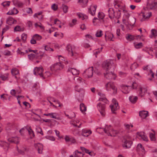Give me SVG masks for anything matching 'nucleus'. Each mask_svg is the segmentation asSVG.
Returning a JSON list of instances; mask_svg holds the SVG:
<instances>
[{
  "label": "nucleus",
  "instance_id": "obj_1",
  "mask_svg": "<svg viewBox=\"0 0 157 157\" xmlns=\"http://www.w3.org/2000/svg\"><path fill=\"white\" fill-rule=\"evenodd\" d=\"M113 62L112 60H107L104 62L102 64V68L106 71V73H104L105 77L107 79L109 80H115L116 77V74L113 73L112 71H109V70L113 68L114 69L115 67L113 66Z\"/></svg>",
  "mask_w": 157,
  "mask_h": 157
},
{
  "label": "nucleus",
  "instance_id": "obj_2",
  "mask_svg": "<svg viewBox=\"0 0 157 157\" xmlns=\"http://www.w3.org/2000/svg\"><path fill=\"white\" fill-rule=\"evenodd\" d=\"M58 57L60 62L54 63L50 67L51 70L53 72H57L63 68V65H62L60 62V57H61V56H58Z\"/></svg>",
  "mask_w": 157,
  "mask_h": 157
},
{
  "label": "nucleus",
  "instance_id": "obj_3",
  "mask_svg": "<svg viewBox=\"0 0 157 157\" xmlns=\"http://www.w3.org/2000/svg\"><path fill=\"white\" fill-rule=\"evenodd\" d=\"M105 87L107 91H109L112 90L113 94H116L117 89L113 82H109L105 84Z\"/></svg>",
  "mask_w": 157,
  "mask_h": 157
},
{
  "label": "nucleus",
  "instance_id": "obj_4",
  "mask_svg": "<svg viewBox=\"0 0 157 157\" xmlns=\"http://www.w3.org/2000/svg\"><path fill=\"white\" fill-rule=\"evenodd\" d=\"M157 8V2L155 0H148L147 2V9L155 10Z\"/></svg>",
  "mask_w": 157,
  "mask_h": 157
},
{
  "label": "nucleus",
  "instance_id": "obj_5",
  "mask_svg": "<svg viewBox=\"0 0 157 157\" xmlns=\"http://www.w3.org/2000/svg\"><path fill=\"white\" fill-rule=\"evenodd\" d=\"M103 131L108 136H115L114 134L118 133V131L113 130L110 126H106L105 128H103Z\"/></svg>",
  "mask_w": 157,
  "mask_h": 157
},
{
  "label": "nucleus",
  "instance_id": "obj_6",
  "mask_svg": "<svg viewBox=\"0 0 157 157\" xmlns=\"http://www.w3.org/2000/svg\"><path fill=\"white\" fill-rule=\"evenodd\" d=\"M112 103L110 105L112 112L113 113H115L116 111L118 109L119 107L116 100L113 98L112 100Z\"/></svg>",
  "mask_w": 157,
  "mask_h": 157
},
{
  "label": "nucleus",
  "instance_id": "obj_7",
  "mask_svg": "<svg viewBox=\"0 0 157 157\" xmlns=\"http://www.w3.org/2000/svg\"><path fill=\"white\" fill-rule=\"evenodd\" d=\"M124 141L122 145L123 147L126 148L130 147L132 144V139L129 136L127 137L126 139H124Z\"/></svg>",
  "mask_w": 157,
  "mask_h": 157
},
{
  "label": "nucleus",
  "instance_id": "obj_8",
  "mask_svg": "<svg viewBox=\"0 0 157 157\" xmlns=\"http://www.w3.org/2000/svg\"><path fill=\"white\" fill-rule=\"evenodd\" d=\"M44 69L42 67H36L34 70L33 73L35 75H39L40 77L43 79H44V77L42 73L43 72Z\"/></svg>",
  "mask_w": 157,
  "mask_h": 157
},
{
  "label": "nucleus",
  "instance_id": "obj_9",
  "mask_svg": "<svg viewBox=\"0 0 157 157\" xmlns=\"http://www.w3.org/2000/svg\"><path fill=\"white\" fill-rule=\"evenodd\" d=\"M97 108L101 115L103 116H104L105 114V105L99 103L97 105Z\"/></svg>",
  "mask_w": 157,
  "mask_h": 157
},
{
  "label": "nucleus",
  "instance_id": "obj_10",
  "mask_svg": "<svg viewBox=\"0 0 157 157\" xmlns=\"http://www.w3.org/2000/svg\"><path fill=\"white\" fill-rule=\"evenodd\" d=\"M75 48L74 46L71 45H68L66 47V49L68 51L69 54L71 56L75 55Z\"/></svg>",
  "mask_w": 157,
  "mask_h": 157
},
{
  "label": "nucleus",
  "instance_id": "obj_11",
  "mask_svg": "<svg viewBox=\"0 0 157 157\" xmlns=\"http://www.w3.org/2000/svg\"><path fill=\"white\" fill-rule=\"evenodd\" d=\"M136 148L137 151L139 155L143 156L145 153V150L142 145L140 144H138Z\"/></svg>",
  "mask_w": 157,
  "mask_h": 157
},
{
  "label": "nucleus",
  "instance_id": "obj_12",
  "mask_svg": "<svg viewBox=\"0 0 157 157\" xmlns=\"http://www.w3.org/2000/svg\"><path fill=\"white\" fill-rule=\"evenodd\" d=\"M123 23L125 25L127 29L131 30L132 29L134 25L132 24L129 19L128 20L123 19Z\"/></svg>",
  "mask_w": 157,
  "mask_h": 157
},
{
  "label": "nucleus",
  "instance_id": "obj_13",
  "mask_svg": "<svg viewBox=\"0 0 157 157\" xmlns=\"http://www.w3.org/2000/svg\"><path fill=\"white\" fill-rule=\"evenodd\" d=\"M93 71V67H90L84 71L83 74H85L88 78H90L92 76Z\"/></svg>",
  "mask_w": 157,
  "mask_h": 157
},
{
  "label": "nucleus",
  "instance_id": "obj_14",
  "mask_svg": "<svg viewBox=\"0 0 157 157\" xmlns=\"http://www.w3.org/2000/svg\"><path fill=\"white\" fill-rule=\"evenodd\" d=\"M147 88L145 87L140 86L139 88V90L137 91V93L139 96L140 97L143 96L147 92Z\"/></svg>",
  "mask_w": 157,
  "mask_h": 157
},
{
  "label": "nucleus",
  "instance_id": "obj_15",
  "mask_svg": "<svg viewBox=\"0 0 157 157\" xmlns=\"http://www.w3.org/2000/svg\"><path fill=\"white\" fill-rule=\"evenodd\" d=\"M75 90L76 91L79 93V95L81 97V99H82L84 94V90L80 88L78 86H76L75 87Z\"/></svg>",
  "mask_w": 157,
  "mask_h": 157
},
{
  "label": "nucleus",
  "instance_id": "obj_16",
  "mask_svg": "<svg viewBox=\"0 0 157 157\" xmlns=\"http://www.w3.org/2000/svg\"><path fill=\"white\" fill-rule=\"evenodd\" d=\"M75 90L76 91L79 93V95L81 97V99H82L84 94V90L80 88L78 86H76L75 87Z\"/></svg>",
  "mask_w": 157,
  "mask_h": 157
},
{
  "label": "nucleus",
  "instance_id": "obj_17",
  "mask_svg": "<svg viewBox=\"0 0 157 157\" xmlns=\"http://www.w3.org/2000/svg\"><path fill=\"white\" fill-rule=\"evenodd\" d=\"M8 140L10 143H14L17 144L19 142V139L17 137H12L8 139Z\"/></svg>",
  "mask_w": 157,
  "mask_h": 157
},
{
  "label": "nucleus",
  "instance_id": "obj_18",
  "mask_svg": "<svg viewBox=\"0 0 157 157\" xmlns=\"http://www.w3.org/2000/svg\"><path fill=\"white\" fill-rule=\"evenodd\" d=\"M97 8V6H91L88 9L89 12L92 16L95 15V11Z\"/></svg>",
  "mask_w": 157,
  "mask_h": 157
},
{
  "label": "nucleus",
  "instance_id": "obj_19",
  "mask_svg": "<svg viewBox=\"0 0 157 157\" xmlns=\"http://www.w3.org/2000/svg\"><path fill=\"white\" fill-rule=\"evenodd\" d=\"M34 146L37 150L39 153L41 154L42 153L43 149V146L42 144L40 143L35 144Z\"/></svg>",
  "mask_w": 157,
  "mask_h": 157
},
{
  "label": "nucleus",
  "instance_id": "obj_20",
  "mask_svg": "<svg viewBox=\"0 0 157 157\" xmlns=\"http://www.w3.org/2000/svg\"><path fill=\"white\" fill-rule=\"evenodd\" d=\"M44 115L46 116H49L52 118L56 119H59V118L57 117L58 114L55 113H44Z\"/></svg>",
  "mask_w": 157,
  "mask_h": 157
},
{
  "label": "nucleus",
  "instance_id": "obj_21",
  "mask_svg": "<svg viewBox=\"0 0 157 157\" xmlns=\"http://www.w3.org/2000/svg\"><path fill=\"white\" fill-rule=\"evenodd\" d=\"M68 72L71 73L73 75H78L79 71L76 69L74 68H69L68 70Z\"/></svg>",
  "mask_w": 157,
  "mask_h": 157
},
{
  "label": "nucleus",
  "instance_id": "obj_22",
  "mask_svg": "<svg viewBox=\"0 0 157 157\" xmlns=\"http://www.w3.org/2000/svg\"><path fill=\"white\" fill-rule=\"evenodd\" d=\"M108 15L109 17L111 19H112L115 17L114 11V9L112 8H109L108 10Z\"/></svg>",
  "mask_w": 157,
  "mask_h": 157
},
{
  "label": "nucleus",
  "instance_id": "obj_23",
  "mask_svg": "<svg viewBox=\"0 0 157 157\" xmlns=\"http://www.w3.org/2000/svg\"><path fill=\"white\" fill-rule=\"evenodd\" d=\"M92 133L90 130H87L86 129H83L82 131V135L83 136L87 137Z\"/></svg>",
  "mask_w": 157,
  "mask_h": 157
},
{
  "label": "nucleus",
  "instance_id": "obj_24",
  "mask_svg": "<svg viewBox=\"0 0 157 157\" xmlns=\"http://www.w3.org/2000/svg\"><path fill=\"white\" fill-rule=\"evenodd\" d=\"M98 95L100 97L99 100L102 101L105 103H107L108 100L105 97V95L102 93L99 92Z\"/></svg>",
  "mask_w": 157,
  "mask_h": 157
},
{
  "label": "nucleus",
  "instance_id": "obj_25",
  "mask_svg": "<svg viewBox=\"0 0 157 157\" xmlns=\"http://www.w3.org/2000/svg\"><path fill=\"white\" fill-rule=\"evenodd\" d=\"M139 116L142 118L144 119L148 116V112L145 111H140L139 113Z\"/></svg>",
  "mask_w": 157,
  "mask_h": 157
},
{
  "label": "nucleus",
  "instance_id": "obj_26",
  "mask_svg": "<svg viewBox=\"0 0 157 157\" xmlns=\"http://www.w3.org/2000/svg\"><path fill=\"white\" fill-rule=\"evenodd\" d=\"M105 36L106 39L107 38L108 40L113 41L112 38L113 37V36L112 33L106 32L105 34Z\"/></svg>",
  "mask_w": 157,
  "mask_h": 157
},
{
  "label": "nucleus",
  "instance_id": "obj_27",
  "mask_svg": "<svg viewBox=\"0 0 157 157\" xmlns=\"http://www.w3.org/2000/svg\"><path fill=\"white\" fill-rule=\"evenodd\" d=\"M16 22V21L11 17H8L6 20L7 23L10 25H11Z\"/></svg>",
  "mask_w": 157,
  "mask_h": 157
},
{
  "label": "nucleus",
  "instance_id": "obj_28",
  "mask_svg": "<svg viewBox=\"0 0 157 157\" xmlns=\"http://www.w3.org/2000/svg\"><path fill=\"white\" fill-rule=\"evenodd\" d=\"M84 154L78 151H75L73 153V157H83Z\"/></svg>",
  "mask_w": 157,
  "mask_h": 157
},
{
  "label": "nucleus",
  "instance_id": "obj_29",
  "mask_svg": "<svg viewBox=\"0 0 157 157\" xmlns=\"http://www.w3.org/2000/svg\"><path fill=\"white\" fill-rule=\"evenodd\" d=\"M151 16V13L149 12L148 13H145L143 12L142 13L143 18L142 20H145L149 18Z\"/></svg>",
  "mask_w": 157,
  "mask_h": 157
},
{
  "label": "nucleus",
  "instance_id": "obj_30",
  "mask_svg": "<svg viewBox=\"0 0 157 157\" xmlns=\"http://www.w3.org/2000/svg\"><path fill=\"white\" fill-rule=\"evenodd\" d=\"M121 4V2L119 1H114L113 3L114 7L116 8H121L122 7Z\"/></svg>",
  "mask_w": 157,
  "mask_h": 157
},
{
  "label": "nucleus",
  "instance_id": "obj_31",
  "mask_svg": "<svg viewBox=\"0 0 157 157\" xmlns=\"http://www.w3.org/2000/svg\"><path fill=\"white\" fill-rule=\"evenodd\" d=\"M128 86H127L123 85L122 86V91L124 94H128L129 92Z\"/></svg>",
  "mask_w": 157,
  "mask_h": 157
},
{
  "label": "nucleus",
  "instance_id": "obj_32",
  "mask_svg": "<svg viewBox=\"0 0 157 157\" xmlns=\"http://www.w3.org/2000/svg\"><path fill=\"white\" fill-rule=\"evenodd\" d=\"M88 2V0H78V3H79L83 7H85L87 6Z\"/></svg>",
  "mask_w": 157,
  "mask_h": 157
},
{
  "label": "nucleus",
  "instance_id": "obj_33",
  "mask_svg": "<svg viewBox=\"0 0 157 157\" xmlns=\"http://www.w3.org/2000/svg\"><path fill=\"white\" fill-rule=\"evenodd\" d=\"M122 12L124 13V15L122 21L123 19L127 20L128 19V18L129 17V14L127 12V11L124 9L123 10Z\"/></svg>",
  "mask_w": 157,
  "mask_h": 157
},
{
  "label": "nucleus",
  "instance_id": "obj_34",
  "mask_svg": "<svg viewBox=\"0 0 157 157\" xmlns=\"http://www.w3.org/2000/svg\"><path fill=\"white\" fill-rule=\"evenodd\" d=\"M138 99V97L137 96H130L129 98V101L132 103H135L136 101Z\"/></svg>",
  "mask_w": 157,
  "mask_h": 157
},
{
  "label": "nucleus",
  "instance_id": "obj_35",
  "mask_svg": "<svg viewBox=\"0 0 157 157\" xmlns=\"http://www.w3.org/2000/svg\"><path fill=\"white\" fill-rule=\"evenodd\" d=\"M77 15L79 18L83 20L87 19L88 18V16L87 15H84L81 13H78Z\"/></svg>",
  "mask_w": 157,
  "mask_h": 157
},
{
  "label": "nucleus",
  "instance_id": "obj_36",
  "mask_svg": "<svg viewBox=\"0 0 157 157\" xmlns=\"http://www.w3.org/2000/svg\"><path fill=\"white\" fill-rule=\"evenodd\" d=\"M136 36H134L128 34L126 35V38L127 40H128L129 41H132L134 40Z\"/></svg>",
  "mask_w": 157,
  "mask_h": 157
},
{
  "label": "nucleus",
  "instance_id": "obj_37",
  "mask_svg": "<svg viewBox=\"0 0 157 157\" xmlns=\"http://www.w3.org/2000/svg\"><path fill=\"white\" fill-rule=\"evenodd\" d=\"M80 111L82 113H83L86 110V107L83 103H82L80 104Z\"/></svg>",
  "mask_w": 157,
  "mask_h": 157
},
{
  "label": "nucleus",
  "instance_id": "obj_38",
  "mask_svg": "<svg viewBox=\"0 0 157 157\" xmlns=\"http://www.w3.org/2000/svg\"><path fill=\"white\" fill-rule=\"evenodd\" d=\"M140 137L144 140L145 141H147L148 138L147 136L144 134V133L143 132H141L139 134Z\"/></svg>",
  "mask_w": 157,
  "mask_h": 157
},
{
  "label": "nucleus",
  "instance_id": "obj_39",
  "mask_svg": "<svg viewBox=\"0 0 157 157\" xmlns=\"http://www.w3.org/2000/svg\"><path fill=\"white\" fill-rule=\"evenodd\" d=\"M27 130L29 132V134L31 138H32L35 136L33 131L30 127L28 128Z\"/></svg>",
  "mask_w": 157,
  "mask_h": 157
},
{
  "label": "nucleus",
  "instance_id": "obj_40",
  "mask_svg": "<svg viewBox=\"0 0 157 157\" xmlns=\"http://www.w3.org/2000/svg\"><path fill=\"white\" fill-rule=\"evenodd\" d=\"M9 74L8 73H6L4 74L1 75H0V78L3 81L6 80L8 79Z\"/></svg>",
  "mask_w": 157,
  "mask_h": 157
},
{
  "label": "nucleus",
  "instance_id": "obj_41",
  "mask_svg": "<svg viewBox=\"0 0 157 157\" xmlns=\"http://www.w3.org/2000/svg\"><path fill=\"white\" fill-rule=\"evenodd\" d=\"M11 72L13 75H15L18 74L19 71L18 69L16 68H13L12 69Z\"/></svg>",
  "mask_w": 157,
  "mask_h": 157
},
{
  "label": "nucleus",
  "instance_id": "obj_42",
  "mask_svg": "<svg viewBox=\"0 0 157 157\" xmlns=\"http://www.w3.org/2000/svg\"><path fill=\"white\" fill-rule=\"evenodd\" d=\"M48 100H49V101H51V102H55L56 103L58 104L59 107H60L61 106L60 102L58 100L55 99L53 98H48Z\"/></svg>",
  "mask_w": 157,
  "mask_h": 157
},
{
  "label": "nucleus",
  "instance_id": "obj_43",
  "mask_svg": "<svg viewBox=\"0 0 157 157\" xmlns=\"http://www.w3.org/2000/svg\"><path fill=\"white\" fill-rule=\"evenodd\" d=\"M24 29L23 28H21L19 26L17 25L15 27L14 29V32L23 31Z\"/></svg>",
  "mask_w": 157,
  "mask_h": 157
},
{
  "label": "nucleus",
  "instance_id": "obj_44",
  "mask_svg": "<svg viewBox=\"0 0 157 157\" xmlns=\"http://www.w3.org/2000/svg\"><path fill=\"white\" fill-rule=\"evenodd\" d=\"M0 145L3 147H8L9 144L5 141L0 140Z\"/></svg>",
  "mask_w": 157,
  "mask_h": 157
},
{
  "label": "nucleus",
  "instance_id": "obj_45",
  "mask_svg": "<svg viewBox=\"0 0 157 157\" xmlns=\"http://www.w3.org/2000/svg\"><path fill=\"white\" fill-rule=\"evenodd\" d=\"M151 35L150 36L151 38L155 37L157 36V31L156 30L152 29L151 31Z\"/></svg>",
  "mask_w": 157,
  "mask_h": 157
},
{
  "label": "nucleus",
  "instance_id": "obj_46",
  "mask_svg": "<svg viewBox=\"0 0 157 157\" xmlns=\"http://www.w3.org/2000/svg\"><path fill=\"white\" fill-rule=\"evenodd\" d=\"M82 79L79 77H77L76 78H74V80L76 83L78 84L80 83L82 81Z\"/></svg>",
  "mask_w": 157,
  "mask_h": 157
},
{
  "label": "nucleus",
  "instance_id": "obj_47",
  "mask_svg": "<svg viewBox=\"0 0 157 157\" xmlns=\"http://www.w3.org/2000/svg\"><path fill=\"white\" fill-rule=\"evenodd\" d=\"M36 40H40L42 38V36L37 34H35L33 36Z\"/></svg>",
  "mask_w": 157,
  "mask_h": 157
},
{
  "label": "nucleus",
  "instance_id": "obj_48",
  "mask_svg": "<svg viewBox=\"0 0 157 157\" xmlns=\"http://www.w3.org/2000/svg\"><path fill=\"white\" fill-rule=\"evenodd\" d=\"M102 35V31L101 30H98L96 34V36L97 37H100Z\"/></svg>",
  "mask_w": 157,
  "mask_h": 157
},
{
  "label": "nucleus",
  "instance_id": "obj_49",
  "mask_svg": "<svg viewBox=\"0 0 157 157\" xmlns=\"http://www.w3.org/2000/svg\"><path fill=\"white\" fill-rule=\"evenodd\" d=\"M104 17V14L102 12H99L98 13V17L99 19H102Z\"/></svg>",
  "mask_w": 157,
  "mask_h": 157
},
{
  "label": "nucleus",
  "instance_id": "obj_50",
  "mask_svg": "<svg viewBox=\"0 0 157 157\" xmlns=\"http://www.w3.org/2000/svg\"><path fill=\"white\" fill-rule=\"evenodd\" d=\"M35 26L36 28L40 27L41 29H44V27L42 25L40 22L36 23L35 24Z\"/></svg>",
  "mask_w": 157,
  "mask_h": 157
},
{
  "label": "nucleus",
  "instance_id": "obj_51",
  "mask_svg": "<svg viewBox=\"0 0 157 157\" xmlns=\"http://www.w3.org/2000/svg\"><path fill=\"white\" fill-rule=\"evenodd\" d=\"M62 8L63 12L65 13H67L68 11V6L65 5H63Z\"/></svg>",
  "mask_w": 157,
  "mask_h": 157
},
{
  "label": "nucleus",
  "instance_id": "obj_52",
  "mask_svg": "<svg viewBox=\"0 0 157 157\" xmlns=\"http://www.w3.org/2000/svg\"><path fill=\"white\" fill-rule=\"evenodd\" d=\"M28 57L30 60H32L36 57V55L35 54H31L28 55Z\"/></svg>",
  "mask_w": 157,
  "mask_h": 157
},
{
  "label": "nucleus",
  "instance_id": "obj_53",
  "mask_svg": "<svg viewBox=\"0 0 157 157\" xmlns=\"http://www.w3.org/2000/svg\"><path fill=\"white\" fill-rule=\"evenodd\" d=\"M78 122V121H75L74 120H72L70 122V123L71 124L73 125L75 127H77V125L76 124Z\"/></svg>",
  "mask_w": 157,
  "mask_h": 157
},
{
  "label": "nucleus",
  "instance_id": "obj_54",
  "mask_svg": "<svg viewBox=\"0 0 157 157\" xmlns=\"http://www.w3.org/2000/svg\"><path fill=\"white\" fill-rule=\"evenodd\" d=\"M46 138L47 139L52 141H54L55 140V138L53 136H47L46 137Z\"/></svg>",
  "mask_w": 157,
  "mask_h": 157
},
{
  "label": "nucleus",
  "instance_id": "obj_55",
  "mask_svg": "<svg viewBox=\"0 0 157 157\" xmlns=\"http://www.w3.org/2000/svg\"><path fill=\"white\" fill-rule=\"evenodd\" d=\"M143 46V44L142 43H140L138 44H136L135 45V47L136 48H141Z\"/></svg>",
  "mask_w": 157,
  "mask_h": 157
},
{
  "label": "nucleus",
  "instance_id": "obj_56",
  "mask_svg": "<svg viewBox=\"0 0 157 157\" xmlns=\"http://www.w3.org/2000/svg\"><path fill=\"white\" fill-rule=\"evenodd\" d=\"M77 20L76 19H73L72 20V23H70L69 25L71 27H73L76 24Z\"/></svg>",
  "mask_w": 157,
  "mask_h": 157
},
{
  "label": "nucleus",
  "instance_id": "obj_57",
  "mask_svg": "<svg viewBox=\"0 0 157 157\" xmlns=\"http://www.w3.org/2000/svg\"><path fill=\"white\" fill-rule=\"evenodd\" d=\"M51 8L54 11H56L58 8V6L56 4H53L52 5Z\"/></svg>",
  "mask_w": 157,
  "mask_h": 157
},
{
  "label": "nucleus",
  "instance_id": "obj_58",
  "mask_svg": "<svg viewBox=\"0 0 157 157\" xmlns=\"http://www.w3.org/2000/svg\"><path fill=\"white\" fill-rule=\"evenodd\" d=\"M3 54L5 56H10L11 55V52L8 50H5L3 52Z\"/></svg>",
  "mask_w": 157,
  "mask_h": 157
},
{
  "label": "nucleus",
  "instance_id": "obj_59",
  "mask_svg": "<svg viewBox=\"0 0 157 157\" xmlns=\"http://www.w3.org/2000/svg\"><path fill=\"white\" fill-rule=\"evenodd\" d=\"M10 2L9 1L5 2H2V5L4 6L5 7L6 6H9L10 5Z\"/></svg>",
  "mask_w": 157,
  "mask_h": 157
},
{
  "label": "nucleus",
  "instance_id": "obj_60",
  "mask_svg": "<svg viewBox=\"0 0 157 157\" xmlns=\"http://www.w3.org/2000/svg\"><path fill=\"white\" fill-rule=\"evenodd\" d=\"M16 91L14 89L10 91V94H11L12 95V96L16 97L17 96H16Z\"/></svg>",
  "mask_w": 157,
  "mask_h": 157
},
{
  "label": "nucleus",
  "instance_id": "obj_61",
  "mask_svg": "<svg viewBox=\"0 0 157 157\" xmlns=\"http://www.w3.org/2000/svg\"><path fill=\"white\" fill-rule=\"evenodd\" d=\"M149 136L151 140L154 141L155 140V134H154L150 133Z\"/></svg>",
  "mask_w": 157,
  "mask_h": 157
},
{
  "label": "nucleus",
  "instance_id": "obj_62",
  "mask_svg": "<svg viewBox=\"0 0 157 157\" xmlns=\"http://www.w3.org/2000/svg\"><path fill=\"white\" fill-rule=\"evenodd\" d=\"M80 148L81 149L82 151L83 152H85L86 153H88L89 151L88 150L86 149L83 147H81Z\"/></svg>",
  "mask_w": 157,
  "mask_h": 157
},
{
  "label": "nucleus",
  "instance_id": "obj_63",
  "mask_svg": "<svg viewBox=\"0 0 157 157\" xmlns=\"http://www.w3.org/2000/svg\"><path fill=\"white\" fill-rule=\"evenodd\" d=\"M7 95L5 94H3L1 95V98L2 100H6V96Z\"/></svg>",
  "mask_w": 157,
  "mask_h": 157
},
{
  "label": "nucleus",
  "instance_id": "obj_64",
  "mask_svg": "<svg viewBox=\"0 0 157 157\" xmlns=\"http://www.w3.org/2000/svg\"><path fill=\"white\" fill-rule=\"evenodd\" d=\"M21 51V49H20L19 48H18V50L17 51V53L22 55H24L25 54V53L22 52Z\"/></svg>",
  "mask_w": 157,
  "mask_h": 157
}]
</instances>
